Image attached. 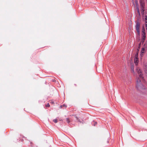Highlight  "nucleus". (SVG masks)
Instances as JSON below:
<instances>
[{
	"label": "nucleus",
	"mask_w": 147,
	"mask_h": 147,
	"mask_svg": "<svg viewBox=\"0 0 147 147\" xmlns=\"http://www.w3.org/2000/svg\"><path fill=\"white\" fill-rule=\"evenodd\" d=\"M136 71L138 74V78L136 81V88L137 90L144 93H147V88L141 82V81H143L144 80L142 70L139 68H137Z\"/></svg>",
	"instance_id": "nucleus-1"
},
{
	"label": "nucleus",
	"mask_w": 147,
	"mask_h": 147,
	"mask_svg": "<svg viewBox=\"0 0 147 147\" xmlns=\"http://www.w3.org/2000/svg\"><path fill=\"white\" fill-rule=\"evenodd\" d=\"M145 28L144 26H143L142 30V38L141 39V42L139 44V46L140 47L141 43L143 44L144 42L146 37V33L145 32Z\"/></svg>",
	"instance_id": "nucleus-2"
},
{
	"label": "nucleus",
	"mask_w": 147,
	"mask_h": 147,
	"mask_svg": "<svg viewBox=\"0 0 147 147\" xmlns=\"http://www.w3.org/2000/svg\"><path fill=\"white\" fill-rule=\"evenodd\" d=\"M141 8V11L142 14L143 16L144 15L145 11V5L143 3H141L140 5Z\"/></svg>",
	"instance_id": "nucleus-3"
},
{
	"label": "nucleus",
	"mask_w": 147,
	"mask_h": 147,
	"mask_svg": "<svg viewBox=\"0 0 147 147\" xmlns=\"http://www.w3.org/2000/svg\"><path fill=\"white\" fill-rule=\"evenodd\" d=\"M140 27V24L139 22H137L136 24L135 27L136 30L137 31L138 34V35H140V31L139 30V28Z\"/></svg>",
	"instance_id": "nucleus-4"
},
{
	"label": "nucleus",
	"mask_w": 147,
	"mask_h": 147,
	"mask_svg": "<svg viewBox=\"0 0 147 147\" xmlns=\"http://www.w3.org/2000/svg\"><path fill=\"white\" fill-rule=\"evenodd\" d=\"M138 62V58H134V62L136 65H137Z\"/></svg>",
	"instance_id": "nucleus-5"
},
{
	"label": "nucleus",
	"mask_w": 147,
	"mask_h": 147,
	"mask_svg": "<svg viewBox=\"0 0 147 147\" xmlns=\"http://www.w3.org/2000/svg\"><path fill=\"white\" fill-rule=\"evenodd\" d=\"M131 71L134 73V67L133 66L131 65Z\"/></svg>",
	"instance_id": "nucleus-6"
},
{
	"label": "nucleus",
	"mask_w": 147,
	"mask_h": 147,
	"mask_svg": "<svg viewBox=\"0 0 147 147\" xmlns=\"http://www.w3.org/2000/svg\"><path fill=\"white\" fill-rule=\"evenodd\" d=\"M66 121L68 123H69L71 122V120L69 118H66Z\"/></svg>",
	"instance_id": "nucleus-7"
},
{
	"label": "nucleus",
	"mask_w": 147,
	"mask_h": 147,
	"mask_svg": "<svg viewBox=\"0 0 147 147\" xmlns=\"http://www.w3.org/2000/svg\"><path fill=\"white\" fill-rule=\"evenodd\" d=\"M136 9H137V12H138V14L139 15V16H140V12L139 11V8L137 7Z\"/></svg>",
	"instance_id": "nucleus-8"
},
{
	"label": "nucleus",
	"mask_w": 147,
	"mask_h": 147,
	"mask_svg": "<svg viewBox=\"0 0 147 147\" xmlns=\"http://www.w3.org/2000/svg\"><path fill=\"white\" fill-rule=\"evenodd\" d=\"M57 121H58L57 119H55L53 120V121L55 123H57Z\"/></svg>",
	"instance_id": "nucleus-9"
},
{
	"label": "nucleus",
	"mask_w": 147,
	"mask_h": 147,
	"mask_svg": "<svg viewBox=\"0 0 147 147\" xmlns=\"http://www.w3.org/2000/svg\"><path fill=\"white\" fill-rule=\"evenodd\" d=\"M146 69H147V67L146 65L144 67V69H145V70H144V71H145V73H147V70H145Z\"/></svg>",
	"instance_id": "nucleus-10"
},
{
	"label": "nucleus",
	"mask_w": 147,
	"mask_h": 147,
	"mask_svg": "<svg viewBox=\"0 0 147 147\" xmlns=\"http://www.w3.org/2000/svg\"><path fill=\"white\" fill-rule=\"evenodd\" d=\"M138 58V53H136L135 55L134 58Z\"/></svg>",
	"instance_id": "nucleus-11"
},
{
	"label": "nucleus",
	"mask_w": 147,
	"mask_h": 147,
	"mask_svg": "<svg viewBox=\"0 0 147 147\" xmlns=\"http://www.w3.org/2000/svg\"><path fill=\"white\" fill-rule=\"evenodd\" d=\"M144 19L145 20V23H147V16H145Z\"/></svg>",
	"instance_id": "nucleus-12"
},
{
	"label": "nucleus",
	"mask_w": 147,
	"mask_h": 147,
	"mask_svg": "<svg viewBox=\"0 0 147 147\" xmlns=\"http://www.w3.org/2000/svg\"><path fill=\"white\" fill-rule=\"evenodd\" d=\"M50 105L49 103H48L47 105H46V107H49Z\"/></svg>",
	"instance_id": "nucleus-13"
},
{
	"label": "nucleus",
	"mask_w": 147,
	"mask_h": 147,
	"mask_svg": "<svg viewBox=\"0 0 147 147\" xmlns=\"http://www.w3.org/2000/svg\"><path fill=\"white\" fill-rule=\"evenodd\" d=\"M76 118L77 120H78V121L81 122L80 121V119H79V118H78L77 117H76Z\"/></svg>",
	"instance_id": "nucleus-14"
},
{
	"label": "nucleus",
	"mask_w": 147,
	"mask_h": 147,
	"mask_svg": "<svg viewBox=\"0 0 147 147\" xmlns=\"http://www.w3.org/2000/svg\"><path fill=\"white\" fill-rule=\"evenodd\" d=\"M145 27H146V30H147V23H146L145 24Z\"/></svg>",
	"instance_id": "nucleus-15"
},
{
	"label": "nucleus",
	"mask_w": 147,
	"mask_h": 147,
	"mask_svg": "<svg viewBox=\"0 0 147 147\" xmlns=\"http://www.w3.org/2000/svg\"><path fill=\"white\" fill-rule=\"evenodd\" d=\"M97 124V123L96 122H95L94 124V126H95Z\"/></svg>",
	"instance_id": "nucleus-16"
},
{
	"label": "nucleus",
	"mask_w": 147,
	"mask_h": 147,
	"mask_svg": "<svg viewBox=\"0 0 147 147\" xmlns=\"http://www.w3.org/2000/svg\"><path fill=\"white\" fill-rule=\"evenodd\" d=\"M140 47H139V46L138 48V50H139V49L140 48Z\"/></svg>",
	"instance_id": "nucleus-17"
},
{
	"label": "nucleus",
	"mask_w": 147,
	"mask_h": 147,
	"mask_svg": "<svg viewBox=\"0 0 147 147\" xmlns=\"http://www.w3.org/2000/svg\"><path fill=\"white\" fill-rule=\"evenodd\" d=\"M74 85L76 86H77V85H76V84H74Z\"/></svg>",
	"instance_id": "nucleus-18"
},
{
	"label": "nucleus",
	"mask_w": 147,
	"mask_h": 147,
	"mask_svg": "<svg viewBox=\"0 0 147 147\" xmlns=\"http://www.w3.org/2000/svg\"><path fill=\"white\" fill-rule=\"evenodd\" d=\"M62 105H61V106H60V107H62Z\"/></svg>",
	"instance_id": "nucleus-19"
},
{
	"label": "nucleus",
	"mask_w": 147,
	"mask_h": 147,
	"mask_svg": "<svg viewBox=\"0 0 147 147\" xmlns=\"http://www.w3.org/2000/svg\"><path fill=\"white\" fill-rule=\"evenodd\" d=\"M63 106H65V105H63Z\"/></svg>",
	"instance_id": "nucleus-20"
}]
</instances>
